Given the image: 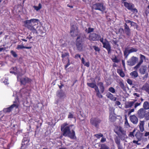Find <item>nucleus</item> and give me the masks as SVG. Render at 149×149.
Segmentation results:
<instances>
[{"mask_svg":"<svg viewBox=\"0 0 149 149\" xmlns=\"http://www.w3.org/2000/svg\"><path fill=\"white\" fill-rule=\"evenodd\" d=\"M13 102L14 103H15L16 102L14 101ZM18 106L19 105L18 104H14L11 105L10 107L4 109L3 111L6 112H10L11 111L12 109L13 108L15 107L16 108H18Z\"/></svg>","mask_w":149,"mask_h":149,"instance_id":"obj_14","label":"nucleus"},{"mask_svg":"<svg viewBox=\"0 0 149 149\" xmlns=\"http://www.w3.org/2000/svg\"><path fill=\"white\" fill-rule=\"evenodd\" d=\"M106 96L108 98L113 101H115L117 99L116 97H114L112 94L109 92L107 94Z\"/></svg>","mask_w":149,"mask_h":149,"instance_id":"obj_21","label":"nucleus"},{"mask_svg":"<svg viewBox=\"0 0 149 149\" xmlns=\"http://www.w3.org/2000/svg\"><path fill=\"white\" fill-rule=\"evenodd\" d=\"M135 136L138 140V141H140L141 139V134L140 133H136L135 135Z\"/></svg>","mask_w":149,"mask_h":149,"instance_id":"obj_36","label":"nucleus"},{"mask_svg":"<svg viewBox=\"0 0 149 149\" xmlns=\"http://www.w3.org/2000/svg\"><path fill=\"white\" fill-rule=\"evenodd\" d=\"M81 63L84 64V66H85L87 67L89 66L90 63L89 62H85V61L84 58H82L81 59Z\"/></svg>","mask_w":149,"mask_h":149,"instance_id":"obj_31","label":"nucleus"},{"mask_svg":"<svg viewBox=\"0 0 149 149\" xmlns=\"http://www.w3.org/2000/svg\"><path fill=\"white\" fill-rule=\"evenodd\" d=\"M38 19H32L30 20H27L24 22V26L30 30L33 31L35 29V27L38 26L36 23Z\"/></svg>","mask_w":149,"mask_h":149,"instance_id":"obj_2","label":"nucleus"},{"mask_svg":"<svg viewBox=\"0 0 149 149\" xmlns=\"http://www.w3.org/2000/svg\"><path fill=\"white\" fill-rule=\"evenodd\" d=\"M132 8L131 10H131L132 12L133 13H137L138 12V11L137 10L136 8Z\"/></svg>","mask_w":149,"mask_h":149,"instance_id":"obj_47","label":"nucleus"},{"mask_svg":"<svg viewBox=\"0 0 149 149\" xmlns=\"http://www.w3.org/2000/svg\"><path fill=\"white\" fill-rule=\"evenodd\" d=\"M125 21L126 22L125 23H131V21L128 20V19H124Z\"/></svg>","mask_w":149,"mask_h":149,"instance_id":"obj_62","label":"nucleus"},{"mask_svg":"<svg viewBox=\"0 0 149 149\" xmlns=\"http://www.w3.org/2000/svg\"><path fill=\"white\" fill-rule=\"evenodd\" d=\"M117 72L121 77H125V74L122 70L118 69L117 70Z\"/></svg>","mask_w":149,"mask_h":149,"instance_id":"obj_28","label":"nucleus"},{"mask_svg":"<svg viewBox=\"0 0 149 149\" xmlns=\"http://www.w3.org/2000/svg\"><path fill=\"white\" fill-rule=\"evenodd\" d=\"M141 104V102H140V103L137 102V103H136L134 104V108L135 109L136 108V107L138 106H140Z\"/></svg>","mask_w":149,"mask_h":149,"instance_id":"obj_55","label":"nucleus"},{"mask_svg":"<svg viewBox=\"0 0 149 149\" xmlns=\"http://www.w3.org/2000/svg\"><path fill=\"white\" fill-rule=\"evenodd\" d=\"M119 84L120 87L121 88L123 89V90L125 91L126 90V87L125 86L123 83L122 81H120L119 82Z\"/></svg>","mask_w":149,"mask_h":149,"instance_id":"obj_35","label":"nucleus"},{"mask_svg":"<svg viewBox=\"0 0 149 149\" xmlns=\"http://www.w3.org/2000/svg\"><path fill=\"white\" fill-rule=\"evenodd\" d=\"M130 54V53H129V50H128L127 48L125 49L124 52V55L125 58L127 57Z\"/></svg>","mask_w":149,"mask_h":149,"instance_id":"obj_32","label":"nucleus"},{"mask_svg":"<svg viewBox=\"0 0 149 149\" xmlns=\"http://www.w3.org/2000/svg\"><path fill=\"white\" fill-rule=\"evenodd\" d=\"M116 117L112 114H110L109 116V120L112 122H113L116 120Z\"/></svg>","mask_w":149,"mask_h":149,"instance_id":"obj_29","label":"nucleus"},{"mask_svg":"<svg viewBox=\"0 0 149 149\" xmlns=\"http://www.w3.org/2000/svg\"><path fill=\"white\" fill-rule=\"evenodd\" d=\"M94 136H95L97 139H99L101 137H102L103 136V135L101 133H99L95 134Z\"/></svg>","mask_w":149,"mask_h":149,"instance_id":"obj_34","label":"nucleus"},{"mask_svg":"<svg viewBox=\"0 0 149 149\" xmlns=\"http://www.w3.org/2000/svg\"><path fill=\"white\" fill-rule=\"evenodd\" d=\"M134 102H132V101L128 102H127V107L130 108L133 105Z\"/></svg>","mask_w":149,"mask_h":149,"instance_id":"obj_38","label":"nucleus"},{"mask_svg":"<svg viewBox=\"0 0 149 149\" xmlns=\"http://www.w3.org/2000/svg\"><path fill=\"white\" fill-rule=\"evenodd\" d=\"M88 39L91 41L100 40L103 44V47L107 50L108 54H110L111 53V47L109 42L106 39H105V41L104 42L103 38H101L100 35L94 33H90Z\"/></svg>","mask_w":149,"mask_h":149,"instance_id":"obj_1","label":"nucleus"},{"mask_svg":"<svg viewBox=\"0 0 149 149\" xmlns=\"http://www.w3.org/2000/svg\"><path fill=\"white\" fill-rule=\"evenodd\" d=\"M32 48L31 47H26L24 46L23 45H18L17 46V47L16 49H21L23 48L27 49H31Z\"/></svg>","mask_w":149,"mask_h":149,"instance_id":"obj_27","label":"nucleus"},{"mask_svg":"<svg viewBox=\"0 0 149 149\" xmlns=\"http://www.w3.org/2000/svg\"><path fill=\"white\" fill-rule=\"evenodd\" d=\"M65 94L63 92H60L58 93V95L59 97H62L64 96Z\"/></svg>","mask_w":149,"mask_h":149,"instance_id":"obj_52","label":"nucleus"},{"mask_svg":"<svg viewBox=\"0 0 149 149\" xmlns=\"http://www.w3.org/2000/svg\"><path fill=\"white\" fill-rule=\"evenodd\" d=\"M124 29L120 28L119 29V32H123L127 36H130L131 35V29L126 23H125L124 25Z\"/></svg>","mask_w":149,"mask_h":149,"instance_id":"obj_8","label":"nucleus"},{"mask_svg":"<svg viewBox=\"0 0 149 149\" xmlns=\"http://www.w3.org/2000/svg\"><path fill=\"white\" fill-rule=\"evenodd\" d=\"M112 41V43L114 45H118L117 43L118 42V41L117 40H113Z\"/></svg>","mask_w":149,"mask_h":149,"instance_id":"obj_57","label":"nucleus"},{"mask_svg":"<svg viewBox=\"0 0 149 149\" xmlns=\"http://www.w3.org/2000/svg\"><path fill=\"white\" fill-rule=\"evenodd\" d=\"M19 81L21 85H25L27 84L31 83L32 80L27 77H22L19 79Z\"/></svg>","mask_w":149,"mask_h":149,"instance_id":"obj_11","label":"nucleus"},{"mask_svg":"<svg viewBox=\"0 0 149 149\" xmlns=\"http://www.w3.org/2000/svg\"><path fill=\"white\" fill-rule=\"evenodd\" d=\"M61 85H58V86L60 89H61L64 86V84L62 83V82L61 81H60V83Z\"/></svg>","mask_w":149,"mask_h":149,"instance_id":"obj_54","label":"nucleus"},{"mask_svg":"<svg viewBox=\"0 0 149 149\" xmlns=\"http://www.w3.org/2000/svg\"><path fill=\"white\" fill-rule=\"evenodd\" d=\"M143 109H144L145 110H148L149 109V102L146 101L144 102L143 104Z\"/></svg>","mask_w":149,"mask_h":149,"instance_id":"obj_25","label":"nucleus"},{"mask_svg":"<svg viewBox=\"0 0 149 149\" xmlns=\"http://www.w3.org/2000/svg\"><path fill=\"white\" fill-rule=\"evenodd\" d=\"M137 49L134 48H132L130 49L129 50V53H131L133 52H136L137 51Z\"/></svg>","mask_w":149,"mask_h":149,"instance_id":"obj_40","label":"nucleus"},{"mask_svg":"<svg viewBox=\"0 0 149 149\" xmlns=\"http://www.w3.org/2000/svg\"><path fill=\"white\" fill-rule=\"evenodd\" d=\"M131 121L134 124H136L138 122V119L136 116L134 115L130 117Z\"/></svg>","mask_w":149,"mask_h":149,"instance_id":"obj_20","label":"nucleus"},{"mask_svg":"<svg viewBox=\"0 0 149 149\" xmlns=\"http://www.w3.org/2000/svg\"><path fill=\"white\" fill-rule=\"evenodd\" d=\"M140 59L143 60H145L146 59V57L144 55L142 54H140Z\"/></svg>","mask_w":149,"mask_h":149,"instance_id":"obj_56","label":"nucleus"},{"mask_svg":"<svg viewBox=\"0 0 149 149\" xmlns=\"http://www.w3.org/2000/svg\"><path fill=\"white\" fill-rule=\"evenodd\" d=\"M114 140H115V142L116 143V144L117 145L121 144L120 140L119 139H118V138H117L115 139Z\"/></svg>","mask_w":149,"mask_h":149,"instance_id":"obj_41","label":"nucleus"},{"mask_svg":"<svg viewBox=\"0 0 149 149\" xmlns=\"http://www.w3.org/2000/svg\"><path fill=\"white\" fill-rule=\"evenodd\" d=\"M87 84L88 86L94 89L96 93V95L98 97L100 98H102L103 97V96L100 94L98 87L97 86L95 82V83H88Z\"/></svg>","mask_w":149,"mask_h":149,"instance_id":"obj_6","label":"nucleus"},{"mask_svg":"<svg viewBox=\"0 0 149 149\" xmlns=\"http://www.w3.org/2000/svg\"><path fill=\"white\" fill-rule=\"evenodd\" d=\"M68 62L67 64L66 65H65V66H64L65 69H66L67 68L70 64V60L69 58H68Z\"/></svg>","mask_w":149,"mask_h":149,"instance_id":"obj_45","label":"nucleus"},{"mask_svg":"<svg viewBox=\"0 0 149 149\" xmlns=\"http://www.w3.org/2000/svg\"><path fill=\"white\" fill-rule=\"evenodd\" d=\"M97 85L100 89V94L103 93L105 91V87L103 83L102 82H100L97 83Z\"/></svg>","mask_w":149,"mask_h":149,"instance_id":"obj_17","label":"nucleus"},{"mask_svg":"<svg viewBox=\"0 0 149 149\" xmlns=\"http://www.w3.org/2000/svg\"><path fill=\"white\" fill-rule=\"evenodd\" d=\"M108 90L109 91L113 93H115V90L113 87H110L109 88Z\"/></svg>","mask_w":149,"mask_h":149,"instance_id":"obj_39","label":"nucleus"},{"mask_svg":"<svg viewBox=\"0 0 149 149\" xmlns=\"http://www.w3.org/2000/svg\"><path fill=\"white\" fill-rule=\"evenodd\" d=\"M79 31L78 27L75 25H71L70 33L72 37H75L78 35Z\"/></svg>","mask_w":149,"mask_h":149,"instance_id":"obj_7","label":"nucleus"},{"mask_svg":"<svg viewBox=\"0 0 149 149\" xmlns=\"http://www.w3.org/2000/svg\"><path fill=\"white\" fill-rule=\"evenodd\" d=\"M93 47L96 51L99 52L100 50V49L97 46H93Z\"/></svg>","mask_w":149,"mask_h":149,"instance_id":"obj_49","label":"nucleus"},{"mask_svg":"<svg viewBox=\"0 0 149 149\" xmlns=\"http://www.w3.org/2000/svg\"><path fill=\"white\" fill-rule=\"evenodd\" d=\"M106 141V139L105 138L103 137H102L101 140L100 142L101 143H104Z\"/></svg>","mask_w":149,"mask_h":149,"instance_id":"obj_58","label":"nucleus"},{"mask_svg":"<svg viewBox=\"0 0 149 149\" xmlns=\"http://www.w3.org/2000/svg\"><path fill=\"white\" fill-rule=\"evenodd\" d=\"M112 61L114 63H118L120 61L118 59L116 56H115L114 58L112 59Z\"/></svg>","mask_w":149,"mask_h":149,"instance_id":"obj_44","label":"nucleus"},{"mask_svg":"<svg viewBox=\"0 0 149 149\" xmlns=\"http://www.w3.org/2000/svg\"><path fill=\"white\" fill-rule=\"evenodd\" d=\"M138 141H138H136V140H134L133 141V143H134L136 144L139 145L140 144V143H138V141Z\"/></svg>","mask_w":149,"mask_h":149,"instance_id":"obj_61","label":"nucleus"},{"mask_svg":"<svg viewBox=\"0 0 149 149\" xmlns=\"http://www.w3.org/2000/svg\"><path fill=\"white\" fill-rule=\"evenodd\" d=\"M10 53L12 54V55L14 57L16 58L17 57V55L16 52L13 50L11 51Z\"/></svg>","mask_w":149,"mask_h":149,"instance_id":"obj_42","label":"nucleus"},{"mask_svg":"<svg viewBox=\"0 0 149 149\" xmlns=\"http://www.w3.org/2000/svg\"><path fill=\"white\" fill-rule=\"evenodd\" d=\"M118 149H123V147L121 144L117 145Z\"/></svg>","mask_w":149,"mask_h":149,"instance_id":"obj_64","label":"nucleus"},{"mask_svg":"<svg viewBox=\"0 0 149 149\" xmlns=\"http://www.w3.org/2000/svg\"><path fill=\"white\" fill-rule=\"evenodd\" d=\"M69 54L68 52H61V57L62 58V60L63 62V61L64 60V58L66 57H67V58H69Z\"/></svg>","mask_w":149,"mask_h":149,"instance_id":"obj_24","label":"nucleus"},{"mask_svg":"<svg viewBox=\"0 0 149 149\" xmlns=\"http://www.w3.org/2000/svg\"><path fill=\"white\" fill-rule=\"evenodd\" d=\"M73 118V115L71 112H69L68 116V118Z\"/></svg>","mask_w":149,"mask_h":149,"instance_id":"obj_48","label":"nucleus"},{"mask_svg":"<svg viewBox=\"0 0 149 149\" xmlns=\"http://www.w3.org/2000/svg\"><path fill=\"white\" fill-rule=\"evenodd\" d=\"M74 58H75L77 59L78 58H79L80 59H81V55L79 54H76L75 55Z\"/></svg>","mask_w":149,"mask_h":149,"instance_id":"obj_59","label":"nucleus"},{"mask_svg":"<svg viewBox=\"0 0 149 149\" xmlns=\"http://www.w3.org/2000/svg\"><path fill=\"white\" fill-rule=\"evenodd\" d=\"M122 65H123V66L124 68L125 69V60H122Z\"/></svg>","mask_w":149,"mask_h":149,"instance_id":"obj_60","label":"nucleus"},{"mask_svg":"<svg viewBox=\"0 0 149 149\" xmlns=\"http://www.w3.org/2000/svg\"><path fill=\"white\" fill-rule=\"evenodd\" d=\"M118 134L117 133L118 135H125L126 134V132L124 131L123 129L121 127H119L118 130Z\"/></svg>","mask_w":149,"mask_h":149,"instance_id":"obj_22","label":"nucleus"},{"mask_svg":"<svg viewBox=\"0 0 149 149\" xmlns=\"http://www.w3.org/2000/svg\"><path fill=\"white\" fill-rule=\"evenodd\" d=\"M134 109H132L130 110L128 112V114H130L131 113L133 112L134 111Z\"/></svg>","mask_w":149,"mask_h":149,"instance_id":"obj_63","label":"nucleus"},{"mask_svg":"<svg viewBox=\"0 0 149 149\" xmlns=\"http://www.w3.org/2000/svg\"><path fill=\"white\" fill-rule=\"evenodd\" d=\"M90 122L92 126L98 128L100 124L102 123V120L98 117H92L90 119Z\"/></svg>","mask_w":149,"mask_h":149,"instance_id":"obj_5","label":"nucleus"},{"mask_svg":"<svg viewBox=\"0 0 149 149\" xmlns=\"http://www.w3.org/2000/svg\"><path fill=\"white\" fill-rule=\"evenodd\" d=\"M33 7L35 10L38 11L42 8V5L40 3H39L38 4V6H33Z\"/></svg>","mask_w":149,"mask_h":149,"instance_id":"obj_33","label":"nucleus"},{"mask_svg":"<svg viewBox=\"0 0 149 149\" xmlns=\"http://www.w3.org/2000/svg\"><path fill=\"white\" fill-rule=\"evenodd\" d=\"M127 83L130 85H131L133 84L132 81L130 79H127Z\"/></svg>","mask_w":149,"mask_h":149,"instance_id":"obj_51","label":"nucleus"},{"mask_svg":"<svg viewBox=\"0 0 149 149\" xmlns=\"http://www.w3.org/2000/svg\"><path fill=\"white\" fill-rule=\"evenodd\" d=\"M109 148L106 144H102L101 145V147L99 149H108Z\"/></svg>","mask_w":149,"mask_h":149,"instance_id":"obj_37","label":"nucleus"},{"mask_svg":"<svg viewBox=\"0 0 149 149\" xmlns=\"http://www.w3.org/2000/svg\"><path fill=\"white\" fill-rule=\"evenodd\" d=\"M126 0H122V3H123L124 6L128 10H130L132 8H134V5L132 3H128L125 2Z\"/></svg>","mask_w":149,"mask_h":149,"instance_id":"obj_15","label":"nucleus"},{"mask_svg":"<svg viewBox=\"0 0 149 149\" xmlns=\"http://www.w3.org/2000/svg\"><path fill=\"white\" fill-rule=\"evenodd\" d=\"M67 136L69 137L71 139H76V136L75 135V131L73 130L71 131H70L68 134Z\"/></svg>","mask_w":149,"mask_h":149,"instance_id":"obj_16","label":"nucleus"},{"mask_svg":"<svg viewBox=\"0 0 149 149\" xmlns=\"http://www.w3.org/2000/svg\"><path fill=\"white\" fill-rule=\"evenodd\" d=\"M142 90L145 91L149 94V84L146 83L141 88Z\"/></svg>","mask_w":149,"mask_h":149,"instance_id":"obj_18","label":"nucleus"},{"mask_svg":"<svg viewBox=\"0 0 149 149\" xmlns=\"http://www.w3.org/2000/svg\"><path fill=\"white\" fill-rule=\"evenodd\" d=\"M92 8L96 10H99L103 12L105 10V7L102 3H97L93 5Z\"/></svg>","mask_w":149,"mask_h":149,"instance_id":"obj_9","label":"nucleus"},{"mask_svg":"<svg viewBox=\"0 0 149 149\" xmlns=\"http://www.w3.org/2000/svg\"><path fill=\"white\" fill-rule=\"evenodd\" d=\"M147 68L146 65H142L139 68V72L141 74H144L146 73Z\"/></svg>","mask_w":149,"mask_h":149,"instance_id":"obj_19","label":"nucleus"},{"mask_svg":"<svg viewBox=\"0 0 149 149\" xmlns=\"http://www.w3.org/2000/svg\"><path fill=\"white\" fill-rule=\"evenodd\" d=\"M144 121H140L139 127L140 131L141 132H143L144 130Z\"/></svg>","mask_w":149,"mask_h":149,"instance_id":"obj_30","label":"nucleus"},{"mask_svg":"<svg viewBox=\"0 0 149 149\" xmlns=\"http://www.w3.org/2000/svg\"><path fill=\"white\" fill-rule=\"evenodd\" d=\"M125 127H126L127 128L128 127H129L130 126L129 123H128V121H127V118H126L125 119Z\"/></svg>","mask_w":149,"mask_h":149,"instance_id":"obj_43","label":"nucleus"},{"mask_svg":"<svg viewBox=\"0 0 149 149\" xmlns=\"http://www.w3.org/2000/svg\"><path fill=\"white\" fill-rule=\"evenodd\" d=\"M68 124L66 123L64 125L61 126V131L63 132V135L64 136H67L70 130V128L69 126H66Z\"/></svg>","mask_w":149,"mask_h":149,"instance_id":"obj_10","label":"nucleus"},{"mask_svg":"<svg viewBox=\"0 0 149 149\" xmlns=\"http://www.w3.org/2000/svg\"><path fill=\"white\" fill-rule=\"evenodd\" d=\"M143 61V60L140 59V61L137 64L134 66L133 68L135 70H137L139 68L140 65L142 63Z\"/></svg>","mask_w":149,"mask_h":149,"instance_id":"obj_26","label":"nucleus"},{"mask_svg":"<svg viewBox=\"0 0 149 149\" xmlns=\"http://www.w3.org/2000/svg\"><path fill=\"white\" fill-rule=\"evenodd\" d=\"M84 38L83 36H78L76 40V45L77 50L79 51H82L84 47Z\"/></svg>","mask_w":149,"mask_h":149,"instance_id":"obj_4","label":"nucleus"},{"mask_svg":"<svg viewBox=\"0 0 149 149\" xmlns=\"http://www.w3.org/2000/svg\"><path fill=\"white\" fill-rule=\"evenodd\" d=\"M137 116L140 119L144 118L147 121L149 120V112H148L144 109L140 108L137 112Z\"/></svg>","mask_w":149,"mask_h":149,"instance_id":"obj_3","label":"nucleus"},{"mask_svg":"<svg viewBox=\"0 0 149 149\" xmlns=\"http://www.w3.org/2000/svg\"><path fill=\"white\" fill-rule=\"evenodd\" d=\"M138 60V58L137 57L132 56L127 61V64L130 66H133L136 63Z\"/></svg>","mask_w":149,"mask_h":149,"instance_id":"obj_12","label":"nucleus"},{"mask_svg":"<svg viewBox=\"0 0 149 149\" xmlns=\"http://www.w3.org/2000/svg\"><path fill=\"white\" fill-rule=\"evenodd\" d=\"M94 30V28L91 27H89L88 29V33H91V32H92Z\"/></svg>","mask_w":149,"mask_h":149,"instance_id":"obj_46","label":"nucleus"},{"mask_svg":"<svg viewBox=\"0 0 149 149\" xmlns=\"http://www.w3.org/2000/svg\"><path fill=\"white\" fill-rule=\"evenodd\" d=\"M148 74L146 73L145 75L142 77L143 79V80H146L147 78L148 77Z\"/></svg>","mask_w":149,"mask_h":149,"instance_id":"obj_50","label":"nucleus"},{"mask_svg":"<svg viewBox=\"0 0 149 149\" xmlns=\"http://www.w3.org/2000/svg\"><path fill=\"white\" fill-rule=\"evenodd\" d=\"M130 25L131 26H138L137 24L136 23L132 21H131V22L130 23Z\"/></svg>","mask_w":149,"mask_h":149,"instance_id":"obj_53","label":"nucleus"},{"mask_svg":"<svg viewBox=\"0 0 149 149\" xmlns=\"http://www.w3.org/2000/svg\"><path fill=\"white\" fill-rule=\"evenodd\" d=\"M36 28H35L36 30H34L33 32H36V33L39 34L38 36L40 37H43L44 36L43 34H45V32L43 31V28L42 27L37 26Z\"/></svg>","mask_w":149,"mask_h":149,"instance_id":"obj_13","label":"nucleus"},{"mask_svg":"<svg viewBox=\"0 0 149 149\" xmlns=\"http://www.w3.org/2000/svg\"><path fill=\"white\" fill-rule=\"evenodd\" d=\"M135 70L131 72L130 74V75L133 78H136L138 76V72L136 70Z\"/></svg>","mask_w":149,"mask_h":149,"instance_id":"obj_23","label":"nucleus"}]
</instances>
